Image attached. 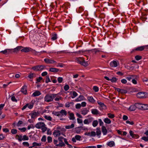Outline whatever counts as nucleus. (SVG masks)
Returning a JSON list of instances; mask_svg holds the SVG:
<instances>
[{
	"label": "nucleus",
	"mask_w": 148,
	"mask_h": 148,
	"mask_svg": "<svg viewBox=\"0 0 148 148\" xmlns=\"http://www.w3.org/2000/svg\"><path fill=\"white\" fill-rule=\"evenodd\" d=\"M56 94H50L47 95L44 97L45 101L49 102L53 101L54 98L56 97Z\"/></svg>",
	"instance_id": "1"
},
{
	"label": "nucleus",
	"mask_w": 148,
	"mask_h": 148,
	"mask_svg": "<svg viewBox=\"0 0 148 148\" xmlns=\"http://www.w3.org/2000/svg\"><path fill=\"white\" fill-rule=\"evenodd\" d=\"M75 60L77 63L86 67L88 65V62L86 61L84 58L82 57L77 58L75 59Z\"/></svg>",
	"instance_id": "2"
},
{
	"label": "nucleus",
	"mask_w": 148,
	"mask_h": 148,
	"mask_svg": "<svg viewBox=\"0 0 148 148\" xmlns=\"http://www.w3.org/2000/svg\"><path fill=\"white\" fill-rule=\"evenodd\" d=\"M45 68L44 65H38L34 66L32 68V69L35 71H41Z\"/></svg>",
	"instance_id": "3"
},
{
	"label": "nucleus",
	"mask_w": 148,
	"mask_h": 148,
	"mask_svg": "<svg viewBox=\"0 0 148 148\" xmlns=\"http://www.w3.org/2000/svg\"><path fill=\"white\" fill-rule=\"evenodd\" d=\"M87 117H88V118L85 119L84 121V123L85 124H89L94 120L93 118L90 115H88Z\"/></svg>",
	"instance_id": "4"
},
{
	"label": "nucleus",
	"mask_w": 148,
	"mask_h": 148,
	"mask_svg": "<svg viewBox=\"0 0 148 148\" xmlns=\"http://www.w3.org/2000/svg\"><path fill=\"white\" fill-rule=\"evenodd\" d=\"M23 48V47L22 46H18L14 49H11V53H17L20 50H21V49Z\"/></svg>",
	"instance_id": "5"
},
{
	"label": "nucleus",
	"mask_w": 148,
	"mask_h": 148,
	"mask_svg": "<svg viewBox=\"0 0 148 148\" xmlns=\"http://www.w3.org/2000/svg\"><path fill=\"white\" fill-rule=\"evenodd\" d=\"M97 103L100 106L99 108L101 110H103L106 109V106L103 103L99 101H97Z\"/></svg>",
	"instance_id": "6"
},
{
	"label": "nucleus",
	"mask_w": 148,
	"mask_h": 148,
	"mask_svg": "<svg viewBox=\"0 0 148 148\" xmlns=\"http://www.w3.org/2000/svg\"><path fill=\"white\" fill-rule=\"evenodd\" d=\"M119 64V62L118 61L115 60H113L111 61L110 62V67L112 68L116 67Z\"/></svg>",
	"instance_id": "7"
},
{
	"label": "nucleus",
	"mask_w": 148,
	"mask_h": 148,
	"mask_svg": "<svg viewBox=\"0 0 148 148\" xmlns=\"http://www.w3.org/2000/svg\"><path fill=\"white\" fill-rule=\"evenodd\" d=\"M44 60L45 62L47 64H51L56 63V61L50 58H45Z\"/></svg>",
	"instance_id": "8"
},
{
	"label": "nucleus",
	"mask_w": 148,
	"mask_h": 148,
	"mask_svg": "<svg viewBox=\"0 0 148 148\" xmlns=\"http://www.w3.org/2000/svg\"><path fill=\"white\" fill-rule=\"evenodd\" d=\"M145 92H140L137 93L136 96L139 98H145Z\"/></svg>",
	"instance_id": "9"
},
{
	"label": "nucleus",
	"mask_w": 148,
	"mask_h": 148,
	"mask_svg": "<svg viewBox=\"0 0 148 148\" xmlns=\"http://www.w3.org/2000/svg\"><path fill=\"white\" fill-rule=\"evenodd\" d=\"M45 123L42 122H39L37 123L35 125L36 127L38 129H41L43 126H45Z\"/></svg>",
	"instance_id": "10"
},
{
	"label": "nucleus",
	"mask_w": 148,
	"mask_h": 148,
	"mask_svg": "<svg viewBox=\"0 0 148 148\" xmlns=\"http://www.w3.org/2000/svg\"><path fill=\"white\" fill-rule=\"evenodd\" d=\"M34 106V104L32 103H27L22 108V110H23L25 109L27 107L29 109H32Z\"/></svg>",
	"instance_id": "11"
},
{
	"label": "nucleus",
	"mask_w": 148,
	"mask_h": 148,
	"mask_svg": "<svg viewBox=\"0 0 148 148\" xmlns=\"http://www.w3.org/2000/svg\"><path fill=\"white\" fill-rule=\"evenodd\" d=\"M81 138V137L80 135H76L75 137L72 138L71 141L74 143H75L76 140L79 141L80 140Z\"/></svg>",
	"instance_id": "12"
},
{
	"label": "nucleus",
	"mask_w": 148,
	"mask_h": 148,
	"mask_svg": "<svg viewBox=\"0 0 148 148\" xmlns=\"http://www.w3.org/2000/svg\"><path fill=\"white\" fill-rule=\"evenodd\" d=\"M138 76L133 75H129V76L127 77H125L126 79L130 81L132 79L136 78V79H137L138 78Z\"/></svg>",
	"instance_id": "13"
},
{
	"label": "nucleus",
	"mask_w": 148,
	"mask_h": 148,
	"mask_svg": "<svg viewBox=\"0 0 148 148\" xmlns=\"http://www.w3.org/2000/svg\"><path fill=\"white\" fill-rule=\"evenodd\" d=\"M38 114V113L35 111L32 112L29 115L31 116V118L34 119L35 118Z\"/></svg>",
	"instance_id": "14"
},
{
	"label": "nucleus",
	"mask_w": 148,
	"mask_h": 148,
	"mask_svg": "<svg viewBox=\"0 0 148 148\" xmlns=\"http://www.w3.org/2000/svg\"><path fill=\"white\" fill-rule=\"evenodd\" d=\"M144 134L147 136V137L143 136L141 138V139L145 141L148 142V130L146 131Z\"/></svg>",
	"instance_id": "15"
},
{
	"label": "nucleus",
	"mask_w": 148,
	"mask_h": 148,
	"mask_svg": "<svg viewBox=\"0 0 148 148\" xmlns=\"http://www.w3.org/2000/svg\"><path fill=\"white\" fill-rule=\"evenodd\" d=\"M0 52L2 53L3 54H8L10 53H11V49H5L4 50Z\"/></svg>",
	"instance_id": "16"
},
{
	"label": "nucleus",
	"mask_w": 148,
	"mask_h": 148,
	"mask_svg": "<svg viewBox=\"0 0 148 148\" xmlns=\"http://www.w3.org/2000/svg\"><path fill=\"white\" fill-rule=\"evenodd\" d=\"M145 47L143 46H141L137 47L135 49H134L132 51H142L144 50Z\"/></svg>",
	"instance_id": "17"
},
{
	"label": "nucleus",
	"mask_w": 148,
	"mask_h": 148,
	"mask_svg": "<svg viewBox=\"0 0 148 148\" xmlns=\"http://www.w3.org/2000/svg\"><path fill=\"white\" fill-rule=\"evenodd\" d=\"M85 98L82 95H79V97L75 99L76 101L79 102L85 100Z\"/></svg>",
	"instance_id": "18"
},
{
	"label": "nucleus",
	"mask_w": 148,
	"mask_h": 148,
	"mask_svg": "<svg viewBox=\"0 0 148 148\" xmlns=\"http://www.w3.org/2000/svg\"><path fill=\"white\" fill-rule=\"evenodd\" d=\"M87 99L89 102L92 103H94L95 102V100L92 96L88 97Z\"/></svg>",
	"instance_id": "19"
},
{
	"label": "nucleus",
	"mask_w": 148,
	"mask_h": 148,
	"mask_svg": "<svg viewBox=\"0 0 148 148\" xmlns=\"http://www.w3.org/2000/svg\"><path fill=\"white\" fill-rule=\"evenodd\" d=\"M69 118L70 120H74L75 119V117L74 116V114L73 113H70L69 112Z\"/></svg>",
	"instance_id": "20"
},
{
	"label": "nucleus",
	"mask_w": 148,
	"mask_h": 148,
	"mask_svg": "<svg viewBox=\"0 0 148 148\" xmlns=\"http://www.w3.org/2000/svg\"><path fill=\"white\" fill-rule=\"evenodd\" d=\"M106 145L110 147H112L114 146L115 143L114 141H111L107 142Z\"/></svg>",
	"instance_id": "21"
},
{
	"label": "nucleus",
	"mask_w": 148,
	"mask_h": 148,
	"mask_svg": "<svg viewBox=\"0 0 148 148\" xmlns=\"http://www.w3.org/2000/svg\"><path fill=\"white\" fill-rule=\"evenodd\" d=\"M27 86L25 85L23 86L21 89V91L24 94L26 95L27 93Z\"/></svg>",
	"instance_id": "22"
},
{
	"label": "nucleus",
	"mask_w": 148,
	"mask_h": 148,
	"mask_svg": "<svg viewBox=\"0 0 148 148\" xmlns=\"http://www.w3.org/2000/svg\"><path fill=\"white\" fill-rule=\"evenodd\" d=\"M53 135L55 136H58L60 135V131L58 130H55L53 133Z\"/></svg>",
	"instance_id": "23"
},
{
	"label": "nucleus",
	"mask_w": 148,
	"mask_h": 148,
	"mask_svg": "<svg viewBox=\"0 0 148 148\" xmlns=\"http://www.w3.org/2000/svg\"><path fill=\"white\" fill-rule=\"evenodd\" d=\"M30 49H31L29 47H25L22 49L21 51L22 52H28L30 51Z\"/></svg>",
	"instance_id": "24"
},
{
	"label": "nucleus",
	"mask_w": 148,
	"mask_h": 148,
	"mask_svg": "<svg viewBox=\"0 0 148 148\" xmlns=\"http://www.w3.org/2000/svg\"><path fill=\"white\" fill-rule=\"evenodd\" d=\"M92 113L94 115H97L99 114V112L98 110L95 109H92L91 110Z\"/></svg>",
	"instance_id": "25"
},
{
	"label": "nucleus",
	"mask_w": 148,
	"mask_h": 148,
	"mask_svg": "<svg viewBox=\"0 0 148 148\" xmlns=\"http://www.w3.org/2000/svg\"><path fill=\"white\" fill-rule=\"evenodd\" d=\"M136 108L139 109H143V104L140 103H137L135 104Z\"/></svg>",
	"instance_id": "26"
},
{
	"label": "nucleus",
	"mask_w": 148,
	"mask_h": 148,
	"mask_svg": "<svg viewBox=\"0 0 148 148\" xmlns=\"http://www.w3.org/2000/svg\"><path fill=\"white\" fill-rule=\"evenodd\" d=\"M60 116H66L67 115V112L65 110H62L60 111Z\"/></svg>",
	"instance_id": "27"
},
{
	"label": "nucleus",
	"mask_w": 148,
	"mask_h": 148,
	"mask_svg": "<svg viewBox=\"0 0 148 148\" xmlns=\"http://www.w3.org/2000/svg\"><path fill=\"white\" fill-rule=\"evenodd\" d=\"M102 132L103 135H106L107 134V130L106 127L104 126L102 127Z\"/></svg>",
	"instance_id": "28"
},
{
	"label": "nucleus",
	"mask_w": 148,
	"mask_h": 148,
	"mask_svg": "<svg viewBox=\"0 0 148 148\" xmlns=\"http://www.w3.org/2000/svg\"><path fill=\"white\" fill-rule=\"evenodd\" d=\"M88 112L89 110L86 108H84L82 110L81 114L83 115H85L88 113Z\"/></svg>",
	"instance_id": "29"
},
{
	"label": "nucleus",
	"mask_w": 148,
	"mask_h": 148,
	"mask_svg": "<svg viewBox=\"0 0 148 148\" xmlns=\"http://www.w3.org/2000/svg\"><path fill=\"white\" fill-rule=\"evenodd\" d=\"M135 104L131 106L129 108L128 110L131 111L135 110L136 109Z\"/></svg>",
	"instance_id": "30"
},
{
	"label": "nucleus",
	"mask_w": 148,
	"mask_h": 148,
	"mask_svg": "<svg viewBox=\"0 0 148 148\" xmlns=\"http://www.w3.org/2000/svg\"><path fill=\"white\" fill-rule=\"evenodd\" d=\"M41 93L38 91H36L34 92L32 94V96L36 97L39 96L41 94Z\"/></svg>",
	"instance_id": "31"
},
{
	"label": "nucleus",
	"mask_w": 148,
	"mask_h": 148,
	"mask_svg": "<svg viewBox=\"0 0 148 148\" xmlns=\"http://www.w3.org/2000/svg\"><path fill=\"white\" fill-rule=\"evenodd\" d=\"M59 69L56 68H50L49 69V71L52 72H57L59 71Z\"/></svg>",
	"instance_id": "32"
},
{
	"label": "nucleus",
	"mask_w": 148,
	"mask_h": 148,
	"mask_svg": "<svg viewBox=\"0 0 148 148\" xmlns=\"http://www.w3.org/2000/svg\"><path fill=\"white\" fill-rule=\"evenodd\" d=\"M103 121L105 123L108 124H110L111 123V121L108 118L104 119L103 120Z\"/></svg>",
	"instance_id": "33"
},
{
	"label": "nucleus",
	"mask_w": 148,
	"mask_h": 148,
	"mask_svg": "<svg viewBox=\"0 0 148 148\" xmlns=\"http://www.w3.org/2000/svg\"><path fill=\"white\" fill-rule=\"evenodd\" d=\"M16 138L19 141H21L23 140V136L22 135H16Z\"/></svg>",
	"instance_id": "34"
},
{
	"label": "nucleus",
	"mask_w": 148,
	"mask_h": 148,
	"mask_svg": "<svg viewBox=\"0 0 148 148\" xmlns=\"http://www.w3.org/2000/svg\"><path fill=\"white\" fill-rule=\"evenodd\" d=\"M92 121V125L94 127H96L98 124V121L97 120H93Z\"/></svg>",
	"instance_id": "35"
},
{
	"label": "nucleus",
	"mask_w": 148,
	"mask_h": 148,
	"mask_svg": "<svg viewBox=\"0 0 148 148\" xmlns=\"http://www.w3.org/2000/svg\"><path fill=\"white\" fill-rule=\"evenodd\" d=\"M74 127V124L72 123L71 125H66L65 126V128L66 129H71V128Z\"/></svg>",
	"instance_id": "36"
},
{
	"label": "nucleus",
	"mask_w": 148,
	"mask_h": 148,
	"mask_svg": "<svg viewBox=\"0 0 148 148\" xmlns=\"http://www.w3.org/2000/svg\"><path fill=\"white\" fill-rule=\"evenodd\" d=\"M36 75L34 73H31L29 75L28 77L30 79H32L33 77H35Z\"/></svg>",
	"instance_id": "37"
},
{
	"label": "nucleus",
	"mask_w": 148,
	"mask_h": 148,
	"mask_svg": "<svg viewBox=\"0 0 148 148\" xmlns=\"http://www.w3.org/2000/svg\"><path fill=\"white\" fill-rule=\"evenodd\" d=\"M130 135L133 138H135L136 137V135L134 134L133 132L130 130L129 132Z\"/></svg>",
	"instance_id": "38"
},
{
	"label": "nucleus",
	"mask_w": 148,
	"mask_h": 148,
	"mask_svg": "<svg viewBox=\"0 0 148 148\" xmlns=\"http://www.w3.org/2000/svg\"><path fill=\"white\" fill-rule=\"evenodd\" d=\"M65 146L64 143L63 142H61L59 143V144L57 145V147H62Z\"/></svg>",
	"instance_id": "39"
},
{
	"label": "nucleus",
	"mask_w": 148,
	"mask_h": 148,
	"mask_svg": "<svg viewBox=\"0 0 148 148\" xmlns=\"http://www.w3.org/2000/svg\"><path fill=\"white\" fill-rule=\"evenodd\" d=\"M57 38V34H55L52 35L51 39L52 40H54L56 39Z\"/></svg>",
	"instance_id": "40"
},
{
	"label": "nucleus",
	"mask_w": 148,
	"mask_h": 148,
	"mask_svg": "<svg viewBox=\"0 0 148 148\" xmlns=\"http://www.w3.org/2000/svg\"><path fill=\"white\" fill-rule=\"evenodd\" d=\"M52 114L57 116H60V112H59L53 111L52 112Z\"/></svg>",
	"instance_id": "41"
},
{
	"label": "nucleus",
	"mask_w": 148,
	"mask_h": 148,
	"mask_svg": "<svg viewBox=\"0 0 148 148\" xmlns=\"http://www.w3.org/2000/svg\"><path fill=\"white\" fill-rule=\"evenodd\" d=\"M108 117L112 119L114 118L115 117L114 114H111L110 113H109L107 114Z\"/></svg>",
	"instance_id": "42"
},
{
	"label": "nucleus",
	"mask_w": 148,
	"mask_h": 148,
	"mask_svg": "<svg viewBox=\"0 0 148 148\" xmlns=\"http://www.w3.org/2000/svg\"><path fill=\"white\" fill-rule=\"evenodd\" d=\"M143 110H148V104H143Z\"/></svg>",
	"instance_id": "43"
},
{
	"label": "nucleus",
	"mask_w": 148,
	"mask_h": 148,
	"mask_svg": "<svg viewBox=\"0 0 148 148\" xmlns=\"http://www.w3.org/2000/svg\"><path fill=\"white\" fill-rule=\"evenodd\" d=\"M117 81V79L115 77H113L110 79V81L112 82H115Z\"/></svg>",
	"instance_id": "44"
},
{
	"label": "nucleus",
	"mask_w": 148,
	"mask_h": 148,
	"mask_svg": "<svg viewBox=\"0 0 148 148\" xmlns=\"http://www.w3.org/2000/svg\"><path fill=\"white\" fill-rule=\"evenodd\" d=\"M44 118L45 119L50 121H51L52 119L51 117L50 116H49L45 115L44 116Z\"/></svg>",
	"instance_id": "45"
},
{
	"label": "nucleus",
	"mask_w": 148,
	"mask_h": 148,
	"mask_svg": "<svg viewBox=\"0 0 148 148\" xmlns=\"http://www.w3.org/2000/svg\"><path fill=\"white\" fill-rule=\"evenodd\" d=\"M41 143H37L36 142H34L32 143V145H33V146L36 147V146H40L41 145Z\"/></svg>",
	"instance_id": "46"
},
{
	"label": "nucleus",
	"mask_w": 148,
	"mask_h": 148,
	"mask_svg": "<svg viewBox=\"0 0 148 148\" xmlns=\"http://www.w3.org/2000/svg\"><path fill=\"white\" fill-rule=\"evenodd\" d=\"M93 89L95 92H97L99 91V88L97 86H95L93 87Z\"/></svg>",
	"instance_id": "47"
},
{
	"label": "nucleus",
	"mask_w": 148,
	"mask_h": 148,
	"mask_svg": "<svg viewBox=\"0 0 148 148\" xmlns=\"http://www.w3.org/2000/svg\"><path fill=\"white\" fill-rule=\"evenodd\" d=\"M11 133L13 134H15L17 133V130L15 129H12L11 130Z\"/></svg>",
	"instance_id": "48"
},
{
	"label": "nucleus",
	"mask_w": 148,
	"mask_h": 148,
	"mask_svg": "<svg viewBox=\"0 0 148 148\" xmlns=\"http://www.w3.org/2000/svg\"><path fill=\"white\" fill-rule=\"evenodd\" d=\"M28 137L26 135H25L23 136V140H29Z\"/></svg>",
	"instance_id": "49"
},
{
	"label": "nucleus",
	"mask_w": 148,
	"mask_h": 148,
	"mask_svg": "<svg viewBox=\"0 0 148 148\" xmlns=\"http://www.w3.org/2000/svg\"><path fill=\"white\" fill-rule=\"evenodd\" d=\"M64 90L66 91L68 90L69 88V86L67 85H65V86L64 87Z\"/></svg>",
	"instance_id": "50"
},
{
	"label": "nucleus",
	"mask_w": 148,
	"mask_h": 148,
	"mask_svg": "<svg viewBox=\"0 0 148 148\" xmlns=\"http://www.w3.org/2000/svg\"><path fill=\"white\" fill-rule=\"evenodd\" d=\"M73 96L72 97V98L73 99L76 97L78 95L77 93L75 91H73Z\"/></svg>",
	"instance_id": "51"
},
{
	"label": "nucleus",
	"mask_w": 148,
	"mask_h": 148,
	"mask_svg": "<svg viewBox=\"0 0 148 148\" xmlns=\"http://www.w3.org/2000/svg\"><path fill=\"white\" fill-rule=\"evenodd\" d=\"M143 82L147 85H148V79L145 78L143 79Z\"/></svg>",
	"instance_id": "52"
},
{
	"label": "nucleus",
	"mask_w": 148,
	"mask_h": 148,
	"mask_svg": "<svg viewBox=\"0 0 148 148\" xmlns=\"http://www.w3.org/2000/svg\"><path fill=\"white\" fill-rule=\"evenodd\" d=\"M23 145L25 147H29V144L27 142H24L23 143Z\"/></svg>",
	"instance_id": "53"
},
{
	"label": "nucleus",
	"mask_w": 148,
	"mask_h": 148,
	"mask_svg": "<svg viewBox=\"0 0 148 148\" xmlns=\"http://www.w3.org/2000/svg\"><path fill=\"white\" fill-rule=\"evenodd\" d=\"M18 129L22 132H25L26 130V129L25 127H24L22 128H19Z\"/></svg>",
	"instance_id": "54"
},
{
	"label": "nucleus",
	"mask_w": 148,
	"mask_h": 148,
	"mask_svg": "<svg viewBox=\"0 0 148 148\" xmlns=\"http://www.w3.org/2000/svg\"><path fill=\"white\" fill-rule=\"evenodd\" d=\"M47 142L49 143H51L52 141V138L50 136H48L47 138Z\"/></svg>",
	"instance_id": "55"
},
{
	"label": "nucleus",
	"mask_w": 148,
	"mask_h": 148,
	"mask_svg": "<svg viewBox=\"0 0 148 148\" xmlns=\"http://www.w3.org/2000/svg\"><path fill=\"white\" fill-rule=\"evenodd\" d=\"M81 107V104L80 103H77L75 105V108L77 109H80Z\"/></svg>",
	"instance_id": "56"
},
{
	"label": "nucleus",
	"mask_w": 148,
	"mask_h": 148,
	"mask_svg": "<svg viewBox=\"0 0 148 148\" xmlns=\"http://www.w3.org/2000/svg\"><path fill=\"white\" fill-rule=\"evenodd\" d=\"M142 58V57L139 56L137 55L135 57V58L136 60H140Z\"/></svg>",
	"instance_id": "57"
},
{
	"label": "nucleus",
	"mask_w": 148,
	"mask_h": 148,
	"mask_svg": "<svg viewBox=\"0 0 148 148\" xmlns=\"http://www.w3.org/2000/svg\"><path fill=\"white\" fill-rule=\"evenodd\" d=\"M33 52L35 55H40V52L37 51L35 50H34Z\"/></svg>",
	"instance_id": "58"
},
{
	"label": "nucleus",
	"mask_w": 148,
	"mask_h": 148,
	"mask_svg": "<svg viewBox=\"0 0 148 148\" xmlns=\"http://www.w3.org/2000/svg\"><path fill=\"white\" fill-rule=\"evenodd\" d=\"M41 141L43 142H45L46 140V136L45 135H44L42 136L41 139Z\"/></svg>",
	"instance_id": "59"
},
{
	"label": "nucleus",
	"mask_w": 148,
	"mask_h": 148,
	"mask_svg": "<svg viewBox=\"0 0 148 148\" xmlns=\"http://www.w3.org/2000/svg\"><path fill=\"white\" fill-rule=\"evenodd\" d=\"M121 82L123 84H125L127 83V81L125 79H122L121 80Z\"/></svg>",
	"instance_id": "60"
},
{
	"label": "nucleus",
	"mask_w": 148,
	"mask_h": 148,
	"mask_svg": "<svg viewBox=\"0 0 148 148\" xmlns=\"http://www.w3.org/2000/svg\"><path fill=\"white\" fill-rule=\"evenodd\" d=\"M11 99L13 101L16 102L17 101V100L16 99L15 96H12L11 98Z\"/></svg>",
	"instance_id": "61"
},
{
	"label": "nucleus",
	"mask_w": 148,
	"mask_h": 148,
	"mask_svg": "<svg viewBox=\"0 0 148 148\" xmlns=\"http://www.w3.org/2000/svg\"><path fill=\"white\" fill-rule=\"evenodd\" d=\"M34 128V126L32 124H31L29 125H28L27 127V129L28 130H29L31 128Z\"/></svg>",
	"instance_id": "62"
},
{
	"label": "nucleus",
	"mask_w": 148,
	"mask_h": 148,
	"mask_svg": "<svg viewBox=\"0 0 148 148\" xmlns=\"http://www.w3.org/2000/svg\"><path fill=\"white\" fill-rule=\"evenodd\" d=\"M50 82V80L49 76H47L45 80V82L48 83Z\"/></svg>",
	"instance_id": "63"
},
{
	"label": "nucleus",
	"mask_w": 148,
	"mask_h": 148,
	"mask_svg": "<svg viewBox=\"0 0 148 148\" xmlns=\"http://www.w3.org/2000/svg\"><path fill=\"white\" fill-rule=\"evenodd\" d=\"M58 80L59 83H61L62 81L63 78L61 77H59L58 78Z\"/></svg>",
	"instance_id": "64"
}]
</instances>
